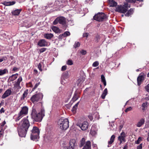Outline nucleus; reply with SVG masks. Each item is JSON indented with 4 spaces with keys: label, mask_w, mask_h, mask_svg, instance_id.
I'll return each mask as SVG.
<instances>
[{
    "label": "nucleus",
    "mask_w": 149,
    "mask_h": 149,
    "mask_svg": "<svg viewBox=\"0 0 149 149\" xmlns=\"http://www.w3.org/2000/svg\"><path fill=\"white\" fill-rule=\"evenodd\" d=\"M28 116L23 118L19 123L17 127V130L19 136L25 137L27 130L30 126V123L28 119Z\"/></svg>",
    "instance_id": "1"
},
{
    "label": "nucleus",
    "mask_w": 149,
    "mask_h": 149,
    "mask_svg": "<svg viewBox=\"0 0 149 149\" xmlns=\"http://www.w3.org/2000/svg\"><path fill=\"white\" fill-rule=\"evenodd\" d=\"M37 109L35 107H33L31 114V117L36 121L40 122L45 116V110L43 108H42L40 111L38 113Z\"/></svg>",
    "instance_id": "2"
},
{
    "label": "nucleus",
    "mask_w": 149,
    "mask_h": 149,
    "mask_svg": "<svg viewBox=\"0 0 149 149\" xmlns=\"http://www.w3.org/2000/svg\"><path fill=\"white\" fill-rule=\"evenodd\" d=\"M28 108L27 107L24 106L23 107L21 111L18 113L17 115H15L13 118L15 121H19L24 116L26 115L28 113Z\"/></svg>",
    "instance_id": "3"
},
{
    "label": "nucleus",
    "mask_w": 149,
    "mask_h": 149,
    "mask_svg": "<svg viewBox=\"0 0 149 149\" xmlns=\"http://www.w3.org/2000/svg\"><path fill=\"white\" fill-rule=\"evenodd\" d=\"M58 125L61 129L65 130L69 127L68 119L67 118H61L58 120Z\"/></svg>",
    "instance_id": "4"
},
{
    "label": "nucleus",
    "mask_w": 149,
    "mask_h": 149,
    "mask_svg": "<svg viewBox=\"0 0 149 149\" xmlns=\"http://www.w3.org/2000/svg\"><path fill=\"white\" fill-rule=\"evenodd\" d=\"M130 7V4L127 3H126L123 6H118L116 8L115 11L120 13H125Z\"/></svg>",
    "instance_id": "5"
},
{
    "label": "nucleus",
    "mask_w": 149,
    "mask_h": 149,
    "mask_svg": "<svg viewBox=\"0 0 149 149\" xmlns=\"http://www.w3.org/2000/svg\"><path fill=\"white\" fill-rule=\"evenodd\" d=\"M58 22L63 25V28L65 29L67 26L66 23V19L63 17H59L57 18L54 21L53 23L54 25L57 24Z\"/></svg>",
    "instance_id": "6"
},
{
    "label": "nucleus",
    "mask_w": 149,
    "mask_h": 149,
    "mask_svg": "<svg viewBox=\"0 0 149 149\" xmlns=\"http://www.w3.org/2000/svg\"><path fill=\"white\" fill-rule=\"evenodd\" d=\"M40 131L38 128L36 127H33L31 131V139L34 140L39 138Z\"/></svg>",
    "instance_id": "7"
},
{
    "label": "nucleus",
    "mask_w": 149,
    "mask_h": 149,
    "mask_svg": "<svg viewBox=\"0 0 149 149\" xmlns=\"http://www.w3.org/2000/svg\"><path fill=\"white\" fill-rule=\"evenodd\" d=\"M93 19L95 20L100 22L106 20L107 17L104 13H98L93 17Z\"/></svg>",
    "instance_id": "8"
},
{
    "label": "nucleus",
    "mask_w": 149,
    "mask_h": 149,
    "mask_svg": "<svg viewBox=\"0 0 149 149\" xmlns=\"http://www.w3.org/2000/svg\"><path fill=\"white\" fill-rule=\"evenodd\" d=\"M43 95L41 93H39L33 95L31 98V100L33 103H36L41 100Z\"/></svg>",
    "instance_id": "9"
},
{
    "label": "nucleus",
    "mask_w": 149,
    "mask_h": 149,
    "mask_svg": "<svg viewBox=\"0 0 149 149\" xmlns=\"http://www.w3.org/2000/svg\"><path fill=\"white\" fill-rule=\"evenodd\" d=\"M76 145V141L74 139H71L69 142V146H64L63 149H74Z\"/></svg>",
    "instance_id": "10"
},
{
    "label": "nucleus",
    "mask_w": 149,
    "mask_h": 149,
    "mask_svg": "<svg viewBox=\"0 0 149 149\" xmlns=\"http://www.w3.org/2000/svg\"><path fill=\"white\" fill-rule=\"evenodd\" d=\"M77 125L80 127L83 130H86L88 126V123L87 121H85L82 123H78Z\"/></svg>",
    "instance_id": "11"
},
{
    "label": "nucleus",
    "mask_w": 149,
    "mask_h": 149,
    "mask_svg": "<svg viewBox=\"0 0 149 149\" xmlns=\"http://www.w3.org/2000/svg\"><path fill=\"white\" fill-rule=\"evenodd\" d=\"M38 45L41 47L46 46L47 45V43L45 40L41 39L38 41Z\"/></svg>",
    "instance_id": "12"
},
{
    "label": "nucleus",
    "mask_w": 149,
    "mask_h": 149,
    "mask_svg": "<svg viewBox=\"0 0 149 149\" xmlns=\"http://www.w3.org/2000/svg\"><path fill=\"white\" fill-rule=\"evenodd\" d=\"M12 91L11 89H8L6 90L3 95H2V98L4 99L9 95H10Z\"/></svg>",
    "instance_id": "13"
},
{
    "label": "nucleus",
    "mask_w": 149,
    "mask_h": 149,
    "mask_svg": "<svg viewBox=\"0 0 149 149\" xmlns=\"http://www.w3.org/2000/svg\"><path fill=\"white\" fill-rule=\"evenodd\" d=\"M82 149H91V142L90 141H88L86 142Z\"/></svg>",
    "instance_id": "14"
},
{
    "label": "nucleus",
    "mask_w": 149,
    "mask_h": 149,
    "mask_svg": "<svg viewBox=\"0 0 149 149\" xmlns=\"http://www.w3.org/2000/svg\"><path fill=\"white\" fill-rule=\"evenodd\" d=\"M21 88V87L19 84L15 83L14 84L13 88L15 92H18Z\"/></svg>",
    "instance_id": "15"
},
{
    "label": "nucleus",
    "mask_w": 149,
    "mask_h": 149,
    "mask_svg": "<svg viewBox=\"0 0 149 149\" xmlns=\"http://www.w3.org/2000/svg\"><path fill=\"white\" fill-rule=\"evenodd\" d=\"M115 137V136L114 135H113L111 136L110 140L108 141V147H110L111 146H109V145H111L113 142Z\"/></svg>",
    "instance_id": "16"
},
{
    "label": "nucleus",
    "mask_w": 149,
    "mask_h": 149,
    "mask_svg": "<svg viewBox=\"0 0 149 149\" xmlns=\"http://www.w3.org/2000/svg\"><path fill=\"white\" fill-rule=\"evenodd\" d=\"M109 4L110 6L115 7L117 5V3L113 0H109Z\"/></svg>",
    "instance_id": "17"
},
{
    "label": "nucleus",
    "mask_w": 149,
    "mask_h": 149,
    "mask_svg": "<svg viewBox=\"0 0 149 149\" xmlns=\"http://www.w3.org/2000/svg\"><path fill=\"white\" fill-rule=\"evenodd\" d=\"M144 79V76L140 75L137 78V82L138 85H139L141 83V82Z\"/></svg>",
    "instance_id": "18"
},
{
    "label": "nucleus",
    "mask_w": 149,
    "mask_h": 149,
    "mask_svg": "<svg viewBox=\"0 0 149 149\" xmlns=\"http://www.w3.org/2000/svg\"><path fill=\"white\" fill-rule=\"evenodd\" d=\"M145 122V120L143 118L141 119L136 124V126L137 127H141L143 125Z\"/></svg>",
    "instance_id": "19"
},
{
    "label": "nucleus",
    "mask_w": 149,
    "mask_h": 149,
    "mask_svg": "<svg viewBox=\"0 0 149 149\" xmlns=\"http://www.w3.org/2000/svg\"><path fill=\"white\" fill-rule=\"evenodd\" d=\"M28 93V89H26L25 90V91L24 92V93L22 95V96L21 97V100H24V99L27 97Z\"/></svg>",
    "instance_id": "20"
},
{
    "label": "nucleus",
    "mask_w": 149,
    "mask_h": 149,
    "mask_svg": "<svg viewBox=\"0 0 149 149\" xmlns=\"http://www.w3.org/2000/svg\"><path fill=\"white\" fill-rule=\"evenodd\" d=\"M15 3V1H4V4L6 6H10L13 5Z\"/></svg>",
    "instance_id": "21"
},
{
    "label": "nucleus",
    "mask_w": 149,
    "mask_h": 149,
    "mask_svg": "<svg viewBox=\"0 0 149 149\" xmlns=\"http://www.w3.org/2000/svg\"><path fill=\"white\" fill-rule=\"evenodd\" d=\"M21 10V9H17L13 11L12 13L14 15H18L19 14Z\"/></svg>",
    "instance_id": "22"
},
{
    "label": "nucleus",
    "mask_w": 149,
    "mask_h": 149,
    "mask_svg": "<svg viewBox=\"0 0 149 149\" xmlns=\"http://www.w3.org/2000/svg\"><path fill=\"white\" fill-rule=\"evenodd\" d=\"M133 9L131 8L128 10L126 14H125V16L126 17H129L131 15L133 14Z\"/></svg>",
    "instance_id": "23"
},
{
    "label": "nucleus",
    "mask_w": 149,
    "mask_h": 149,
    "mask_svg": "<svg viewBox=\"0 0 149 149\" xmlns=\"http://www.w3.org/2000/svg\"><path fill=\"white\" fill-rule=\"evenodd\" d=\"M107 93V88H105L103 91V92L101 96V97L103 99H104L105 96Z\"/></svg>",
    "instance_id": "24"
},
{
    "label": "nucleus",
    "mask_w": 149,
    "mask_h": 149,
    "mask_svg": "<svg viewBox=\"0 0 149 149\" xmlns=\"http://www.w3.org/2000/svg\"><path fill=\"white\" fill-rule=\"evenodd\" d=\"M86 139L85 138H83L80 141V147H82L85 144Z\"/></svg>",
    "instance_id": "25"
},
{
    "label": "nucleus",
    "mask_w": 149,
    "mask_h": 149,
    "mask_svg": "<svg viewBox=\"0 0 149 149\" xmlns=\"http://www.w3.org/2000/svg\"><path fill=\"white\" fill-rule=\"evenodd\" d=\"M78 95L76 93H75L74 96L72 99L73 102H74L77 100L78 98Z\"/></svg>",
    "instance_id": "26"
},
{
    "label": "nucleus",
    "mask_w": 149,
    "mask_h": 149,
    "mask_svg": "<svg viewBox=\"0 0 149 149\" xmlns=\"http://www.w3.org/2000/svg\"><path fill=\"white\" fill-rule=\"evenodd\" d=\"M53 36V34L51 33L47 34L44 35V37L45 38L47 39H50Z\"/></svg>",
    "instance_id": "27"
},
{
    "label": "nucleus",
    "mask_w": 149,
    "mask_h": 149,
    "mask_svg": "<svg viewBox=\"0 0 149 149\" xmlns=\"http://www.w3.org/2000/svg\"><path fill=\"white\" fill-rule=\"evenodd\" d=\"M18 75V74L17 73L16 74H13L10 77V78L11 79V81H13L17 77V76Z\"/></svg>",
    "instance_id": "28"
},
{
    "label": "nucleus",
    "mask_w": 149,
    "mask_h": 149,
    "mask_svg": "<svg viewBox=\"0 0 149 149\" xmlns=\"http://www.w3.org/2000/svg\"><path fill=\"white\" fill-rule=\"evenodd\" d=\"M56 4L57 5H61L62 4V3H64L65 1L63 0H58L55 1Z\"/></svg>",
    "instance_id": "29"
},
{
    "label": "nucleus",
    "mask_w": 149,
    "mask_h": 149,
    "mask_svg": "<svg viewBox=\"0 0 149 149\" xmlns=\"http://www.w3.org/2000/svg\"><path fill=\"white\" fill-rule=\"evenodd\" d=\"M101 79L103 83L104 86L106 85V82L104 76L103 75H101Z\"/></svg>",
    "instance_id": "30"
},
{
    "label": "nucleus",
    "mask_w": 149,
    "mask_h": 149,
    "mask_svg": "<svg viewBox=\"0 0 149 149\" xmlns=\"http://www.w3.org/2000/svg\"><path fill=\"white\" fill-rule=\"evenodd\" d=\"M69 73L68 72L66 71L63 74L62 76L65 78H67L69 77Z\"/></svg>",
    "instance_id": "31"
},
{
    "label": "nucleus",
    "mask_w": 149,
    "mask_h": 149,
    "mask_svg": "<svg viewBox=\"0 0 149 149\" xmlns=\"http://www.w3.org/2000/svg\"><path fill=\"white\" fill-rule=\"evenodd\" d=\"M100 39V36L98 35H97L94 38V40L95 41L96 43L98 42Z\"/></svg>",
    "instance_id": "32"
},
{
    "label": "nucleus",
    "mask_w": 149,
    "mask_h": 149,
    "mask_svg": "<svg viewBox=\"0 0 149 149\" xmlns=\"http://www.w3.org/2000/svg\"><path fill=\"white\" fill-rule=\"evenodd\" d=\"M79 102H78L76 104H75V105L73 107L72 110V111L73 112H75V111H76V109L77 108V107L79 104Z\"/></svg>",
    "instance_id": "33"
},
{
    "label": "nucleus",
    "mask_w": 149,
    "mask_h": 149,
    "mask_svg": "<svg viewBox=\"0 0 149 149\" xmlns=\"http://www.w3.org/2000/svg\"><path fill=\"white\" fill-rule=\"evenodd\" d=\"M7 72H8L7 70L6 69L0 70V75H2L6 74Z\"/></svg>",
    "instance_id": "34"
},
{
    "label": "nucleus",
    "mask_w": 149,
    "mask_h": 149,
    "mask_svg": "<svg viewBox=\"0 0 149 149\" xmlns=\"http://www.w3.org/2000/svg\"><path fill=\"white\" fill-rule=\"evenodd\" d=\"M136 1H142L143 0H127V2L129 3H135Z\"/></svg>",
    "instance_id": "35"
},
{
    "label": "nucleus",
    "mask_w": 149,
    "mask_h": 149,
    "mask_svg": "<svg viewBox=\"0 0 149 149\" xmlns=\"http://www.w3.org/2000/svg\"><path fill=\"white\" fill-rule=\"evenodd\" d=\"M70 33L68 31H66L63 34V37H66V36H70Z\"/></svg>",
    "instance_id": "36"
},
{
    "label": "nucleus",
    "mask_w": 149,
    "mask_h": 149,
    "mask_svg": "<svg viewBox=\"0 0 149 149\" xmlns=\"http://www.w3.org/2000/svg\"><path fill=\"white\" fill-rule=\"evenodd\" d=\"M80 45V43L79 42H75V44L74 45V47L76 48L77 47H79Z\"/></svg>",
    "instance_id": "37"
},
{
    "label": "nucleus",
    "mask_w": 149,
    "mask_h": 149,
    "mask_svg": "<svg viewBox=\"0 0 149 149\" xmlns=\"http://www.w3.org/2000/svg\"><path fill=\"white\" fill-rule=\"evenodd\" d=\"M142 138L141 137H139L138 140L135 142V143L136 144H139L142 140Z\"/></svg>",
    "instance_id": "38"
},
{
    "label": "nucleus",
    "mask_w": 149,
    "mask_h": 149,
    "mask_svg": "<svg viewBox=\"0 0 149 149\" xmlns=\"http://www.w3.org/2000/svg\"><path fill=\"white\" fill-rule=\"evenodd\" d=\"M147 104V102H146L145 103H143L142 106L143 107L142 110H144L146 108V106Z\"/></svg>",
    "instance_id": "39"
},
{
    "label": "nucleus",
    "mask_w": 149,
    "mask_h": 149,
    "mask_svg": "<svg viewBox=\"0 0 149 149\" xmlns=\"http://www.w3.org/2000/svg\"><path fill=\"white\" fill-rule=\"evenodd\" d=\"M67 64L69 65H72L73 64V61L72 60L69 59L67 61Z\"/></svg>",
    "instance_id": "40"
},
{
    "label": "nucleus",
    "mask_w": 149,
    "mask_h": 149,
    "mask_svg": "<svg viewBox=\"0 0 149 149\" xmlns=\"http://www.w3.org/2000/svg\"><path fill=\"white\" fill-rule=\"evenodd\" d=\"M22 77H20L17 79V81L15 83L20 85V82L22 81Z\"/></svg>",
    "instance_id": "41"
},
{
    "label": "nucleus",
    "mask_w": 149,
    "mask_h": 149,
    "mask_svg": "<svg viewBox=\"0 0 149 149\" xmlns=\"http://www.w3.org/2000/svg\"><path fill=\"white\" fill-rule=\"evenodd\" d=\"M99 65V62L97 61H96L93 63L92 65V66L94 67H96L98 66Z\"/></svg>",
    "instance_id": "42"
},
{
    "label": "nucleus",
    "mask_w": 149,
    "mask_h": 149,
    "mask_svg": "<svg viewBox=\"0 0 149 149\" xmlns=\"http://www.w3.org/2000/svg\"><path fill=\"white\" fill-rule=\"evenodd\" d=\"M40 84V82H39L38 83L36 84H35V85L34 87L32 89V91H33L35 89H36L37 88V87L39 86V85Z\"/></svg>",
    "instance_id": "43"
},
{
    "label": "nucleus",
    "mask_w": 149,
    "mask_h": 149,
    "mask_svg": "<svg viewBox=\"0 0 149 149\" xmlns=\"http://www.w3.org/2000/svg\"><path fill=\"white\" fill-rule=\"evenodd\" d=\"M120 141V143L121 144L122 142V141H125V137L122 136L120 138V139H118Z\"/></svg>",
    "instance_id": "44"
},
{
    "label": "nucleus",
    "mask_w": 149,
    "mask_h": 149,
    "mask_svg": "<svg viewBox=\"0 0 149 149\" xmlns=\"http://www.w3.org/2000/svg\"><path fill=\"white\" fill-rule=\"evenodd\" d=\"M47 50V48H42L39 50V52L40 53H42L45 51Z\"/></svg>",
    "instance_id": "45"
},
{
    "label": "nucleus",
    "mask_w": 149,
    "mask_h": 149,
    "mask_svg": "<svg viewBox=\"0 0 149 149\" xmlns=\"http://www.w3.org/2000/svg\"><path fill=\"white\" fill-rule=\"evenodd\" d=\"M122 136H123V137H125V134L124 132H122L120 134V135L118 136V139H120V138Z\"/></svg>",
    "instance_id": "46"
},
{
    "label": "nucleus",
    "mask_w": 149,
    "mask_h": 149,
    "mask_svg": "<svg viewBox=\"0 0 149 149\" xmlns=\"http://www.w3.org/2000/svg\"><path fill=\"white\" fill-rule=\"evenodd\" d=\"M132 109V108L131 107H130L128 108H127L125 110V112H127L128 111H131Z\"/></svg>",
    "instance_id": "47"
},
{
    "label": "nucleus",
    "mask_w": 149,
    "mask_h": 149,
    "mask_svg": "<svg viewBox=\"0 0 149 149\" xmlns=\"http://www.w3.org/2000/svg\"><path fill=\"white\" fill-rule=\"evenodd\" d=\"M80 52L83 55H85L86 53V51L84 50H81Z\"/></svg>",
    "instance_id": "48"
},
{
    "label": "nucleus",
    "mask_w": 149,
    "mask_h": 149,
    "mask_svg": "<svg viewBox=\"0 0 149 149\" xmlns=\"http://www.w3.org/2000/svg\"><path fill=\"white\" fill-rule=\"evenodd\" d=\"M52 30L55 31V32H57L58 31V29L56 27H54L52 28Z\"/></svg>",
    "instance_id": "49"
},
{
    "label": "nucleus",
    "mask_w": 149,
    "mask_h": 149,
    "mask_svg": "<svg viewBox=\"0 0 149 149\" xmlns=\"http://www.w3.org/2000/svg\"><path fill=\"white\" fill-rule=\"evenodd\" d=\"M67 68V66L66 65L63 66L61 69L62 71H64Z\"/></svg>",
    "instance_id": "50"
},
{
    "label": "nucleus",
    "mask_w": 149,
    "mask_h": 149,
    "mask_svg": "<svg viewBox=\"0 0 149 149\" xmlns=\"http://www.w3.org/2000/svg\"><path fill=\"white\" fill-rule=\"evenodd\" d=\"M41 65L40 63H39L38 65V68L39 69V70L42 71V69L41 68Z\"/></svg>",
    "instance_id": "51"
},
{
    "label": "nucleus",
    "mask_w": 149,
    "mask_h": 149,
    "mask_svg": "<svg viewBox=\"0 0 149 149\" xmlns=\"http://www.w3.org/2000/svg\"><path fill=\"white\" fill-rule=\"evenodd\" d=\"M146 91L148 92H149V84H148L145 87Z\"/></svg>",
    "instance_id": "52"
},
{
    "label": "nucleus",
    "mask_w": 149,
    "mask_h": 149,
    "mask_svg": "<svg viewBox=\"0 0 149 149\" xmlns=\"http://www.w3.org/2000/svg\"><path fill=\"white\" fill-rule=\"evenodd\" d=\"M142 143L140 144L137 147V149H142Z\"/></svg>",
    "instance_id": "53"
},
{
    "label": "nucleus",
    "mask_w": 149,
    "mask_h": 149,
    "mask_svg": "<svg viewBox=\"0 0 149 149\" xmlns=\"http://www.w3.org/2000/svg\"><path fill=\"white\" fill-rule=\"evenodd\" d=\"M88 117L91 120H92L93 119V117L92 115H90L88 116Z\"/></svg>",
    "instance_id": "54"
},
{
    "label": "nucleus",
    "mask_w": 149,
    "mask_h": 149,
    "mask_svg": "<svg viewBox=\"0 0 149 149\" xmlns=\"http://www.w3.org/2000/svg\"><path fill=\"white\" fill-rule=\"evenodd\" d=\"M63 35V34H61V35H60L58 37V38L59 39H62V38H63V37H63V36H62Z\"/></svg>",
    "instance_id": "55"
},
{
    "label": "nucleus",
    "mask_w": 149,
    "mask_h": 149,
    "mask_svg": "<svg viewBox=\"0 0 149 149\" xmlns=\"http://www.w3.org/2000/svg\"><path fill=\"white\" fill-rule=\"evenodd\" d=\"M90 133L91 134L93 135L95 134L96 133V132L95 131H93L92 130H91Z\"/></svg>",
    "instance_id": "56"
},
{
    "label": "nucleus",
    "mask_w": 149,
    "mask_h": 149,
    "mask_svg": "<svg viewBox=\"0 0 149 149\" xmlns=\"http://www.w3.org/2000/svg\"><path fill=\"white\" fill-rule=\"evenodd\" d=\"M6 123L5 121H4L3 123L0 124V126H1V127H3L6 124Z\"/></svg>",
    "instance_id": "57"
},
{
    "label": "nucleus",
    "mask_w": 149,
    "mask_h": 149,
    "mask_svg": "<svg viewBox=\"0 0 149 149\" xmlns=\"http://www.w3.org/2000/svg\"><path fill=\"white\" fill-rule=\"evenodd\" d=\"M4 112H5V111H4V108H1V109L0 110V112L1 113H4Z\"/></svg>",
    "instance_id": "58"
},
{
    "label": "nucleus",
    "mask_w": 149,
    "mask_h": 149,
    "mask_svg": "<svg viewBox=\"0 0 149 149\" xmlns=\"http://www.w3.org/2000/svg\"><path fill=\"white\" fill-rule=\"evenodd\" d=\"M88 36V34L87 33H85L83 34V36L84 37H87Z\"/></svg>",
    "instance_id": "59"
},
{
    "label": "nucleus",
    "mask_w": 149,
    "mask_h": 149,
    "mask_svg": "<svg viewBox=\"0 0 149 149\" xmlns=\"http://www.w3.org/2000/svg\"><path fill=\"white\" fill-rule=\"evenodd\" d=\"M17 69L18 68H17L16 67H14L13 68V70L14 71H16L17 70Z\"/></svg>",
    "instance_id": "60"
},
{
    "label": "nucleus",
    "mask_w": 149,
    "mask_h": 149,
    "mask_svg": "<svg viewBox=\"0 0 149 149\" xmlns=\"http://www.w3.org/2000/svg\"><path fill=\"white\" fill-rule=\"evenodd\" d=\"M4 103V100H3L1 101V103H0V105H1L2 106L3 104Z\"/></svg>",
    "instance_id": "61"
},
{
    "label": "nucleus",
    "mask_w": 149,
    "mask_h": 149,
    "mask_svg": "<svg viewBox=\"0 0 149 149\" xmlns=\"http://www.w3.org/2000/svg\"><path fill=\"white\" fill-rule=\"evenodd\" d=\"M5 60V59L4 58V57H3L2 58H0V63L2 62L3 60Z\"/></svg>",
    "instance_id": "62"
},
{
    "label": "nucleus",
    "mask_w": 149,
    "mask_h": 149,
    "mask_svg": "<svg viewBox=\"0 0 149 149\" xmlns=\"http://www.w3.org/2000/svg\"><path fill=\"white\" fill-rule=\"evenodd\" d=\"M148 137L147 138V140L149 141V132L148 133Z\"/></svg>",
    "instance_id": "63"
},
{
    "label": "nucleus",
    "mask_w": 149,
    "mask_h": 149,
    "mask_svg": "<svg viewBox=\"0 0 149 149\" xmlns=\"http://www.w3.org/2000/svg\"><path fill=\"white\" fill-rule=\"evenodd\" d=\"M34 72L35 73H36V74H37V72H38V71L37 70H34Z\"/></svg>",
    "instance_id": "64"
}]
</instances>
